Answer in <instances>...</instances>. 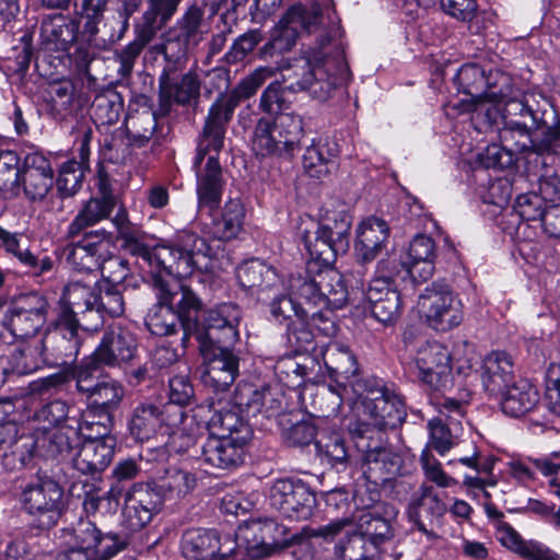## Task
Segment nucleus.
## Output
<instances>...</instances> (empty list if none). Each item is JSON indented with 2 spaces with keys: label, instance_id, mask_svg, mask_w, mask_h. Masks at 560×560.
Instances as JSON below:
<instances>
[{
  "label": "nucleus",
  "instance_id": "obj_60",
  "mask_svg": "<svg viewBox=\"0 0 560 560\" xmlns=\"http://www.w3.org/2000/svg\"><path fill=\"white\" fill-rule=\"evenodd\" d=\"M430 430L431 445L440 454L445 455L454 445L452 430L457 431V425H446L443 420L433 418L428 423Z\"/></svg>",
  "mask_w": 560,
  "mask_h": 560
},
{
  "label": "nucleus",
  "instance_id": "obj_49",
  "mask_svg": "<svg viewBox=\"0 0 560 560\" xmlns=\"http://www.w3.org/2000/svg\"><path fill=\"white\" fill-rule=\"evenodd\" d=\"M358 448L363 453L362 460L366 465H374L371 469L380 470L388 476L400 471L401 457L392 448L382 445L371 447L370 444H358Z\"/></svg>",
  "mask_w": 560,
  "mask_h": 560
},
{
  "label": "nucleus",
  "instance_id": "obj_20",
  "mask_svg": "<svg viewBox=\"0 0 560 560\" xmlns=\"http://www.w3.org/2000/svg\"><path fill=\"white\" fill-rule=\"evenodd\" d=\"M345 533V537L340 539L336 546L334 555L338 560H372L376 552L373 545H369L359 532L354 529V525L349 518L334 521L318 529H306L310 537H335Z\"/></svg>",
  "mask_w": 560,
  "mask_h": 560
},
{
  "label": "nucleus",
  "instance_id": "obj_59",
  "mask_svg": "<svg viewBox=\"0 0 560 560\" xmlns=\"http://www.w3.org/2000/svg\"><path fill=\"white\" fill-rule=\"evenodd\" d=\"M84 170L75 160L65 162L57 178L58 191L63 196H71L80 188Z\"/></svg>",
  "mask_w": 560,
  "mask_h": 560
},
{
  "label": "nucleus",
  "instance_id": "obj_56",
  "mask_svg": "<svg viewBox=\"0 0 560 560\" xmlns=\"http://www.w3.org/2000/svg\"><path fill=\"white\" fill-rule=\"evenodd\" d=\"M317 454L331 465L343 464L348 458L345 440L339 433L320 436L316 443Z\"/></svg>",
  "mask_w": 560,
  "mask_h": 560
},
{
  "label": "nucleus",
  "instance_id": "obj_26",
  "mask_svg": "<svg viewBox=\"0 0 560 560\" xmlns=\"http://www.w3.org/2000/svg\"><path fill=\"white\" fill-rule=\"evenodd\" d=\"M306 10L302 5H294L282 16L273 27L270 40L264 47V54L285 52L295 45L299 33L302 28L315 23L317 16L306 19Z\"/></svg>",
  "mask_w": 560,
  "mask_h": 560
},
{
  "label": "nucleus",
  "instance_id": "obj_34",
  "mask_svg": "<svg viewBox=\"0 0 560 560\" xmlns=\"http://www.w3.org/2000/svg\"><path fill=\"white\" fill-rule=\"evenodd\" d=\"M308 224L316 229L319 235L329 236L339 249L349 248V234L352 224L351 215L342 209L324 208L318 222L308 219L302 225Z\"/></svg>",
  "mask_w": 560,
  "mask_h": 560
},
{
  "label": "nucleus",
  "instance_id": "obj_33",
  "mask_svg": "<svg viewBox=\"0 0 560 560\" xmlns=\"http://www.w3.org/2000/svg\"><path fill=\"white\" fill-rule=\"evenodd\" d=\"M115 440L81 441L72 456L73 466L82 474L104 470L112 462Z\"/></svg>",
  "mask_w": 560,
  "mask_h": 560
},
{
  "label": "nucleus",
  "instance_id": "obj_31",
  "mask_svg": "<svg viewBox=\"0 0 560 560\" xmlns=\"http://www.w3.org/2000/svg\"><path fill=\"white\" fill-rule=\"evenodd\" d=\"M435 257L434 241L427 235H417L410 242L401 266L415 281L424 282L433 276Z\"/></svg>",
  "mask_w": 560,
  "mask_h": 560
},
{
  "label": "nucleus",
  "instance_id": "obj_41",
  "mask_svg": "<svg viewBox=\"0 0 560 560\" xmlns=\"http://www.w3.org/2000/svg\"><path fill=\"white\" fill-rule=\"evenodd\" d=\"M115 206L116 199L112 195H104L101 198H91L69 224L67 231L68 236L75 237L83 230L107 218Z\"/></svg>",
  "mask_w": 560,
  "mask_h": 560
},
{
  "label": "nucleus",
  "instance_id": "obj_2",
  "mask_svg": "<svg viewBox=\"0 0 560 560\" xmlns=\"http://www.w3.org/2000/svg\"><path fill=\"white\" fill-rule=\"evenodd\" d=\"M279 70L282 82L270 83L260 96L259 108L269 115H279L289 108L285 90L307 92L319 101L328 100L339 84L346 66L341 58L314 56L312 59L300 58L293 63L281 65Z\"/></svg>",
  "mask_w": 560,
  "mask_h": 560
},
{
  "label": "nucleus",
  "instance_id": "obj_27",
  "mask_svg": "<svg viewBox=\"0 0 560 560\" xmlns=\"http://www.w3.org/2000/svg\"><path fill=\"white\" fill-rule=\"evenodd\" d=\"M247 443L225 435L209 434L201 447V458L214 468L233 469L243 463Z\"/></svg>",
  "mask_w": 560,
  "mask_h": 560
},
{
  "label": "nucleus",
  "instance_id": "obj_48",
  "mask_svg": "<svg viewBox=\"0 0 560 560\" xmlns=\"http://www.w3.org/2000/svg\"><path fill=\"white\" fill-rule=\"evenodd\" d=\"M318 285L320 295L317 299L322 302V308H341L348 300V291L343 284L342 277L332 269L318 272Z\"/></svg>",
  "mask_w": 560,
  "mask_h": 560
},
{
  "label": "nucleus",
  "instance_id": "obj_17",
  "mask_svg": "<svg viewBox=\"0 0 560 560\" xmlns=\"http://www.w3.org/2000/svg\"><path fill=\"white\" fill-rule=\"evenodd\" d=\"M48 303L37 293H31L19 298L5 312L3 326L15 338H28L34 336L45 324Z\"/></svg>",
  "mask_w": 560,
  "mask_h": 560
},
{
  "label": "nucleus",
  "instance_id": "obj_44",
  "mask_svg": "<svg viewBox=\"0 0 560 560\" xmlns=\"http://www.w3.org/2000/svg\"><path fill=\"white\" fill-rule=\"evenodd\" d=\"M338 155L337 144L327 139L313 140L303 154V168L314 178H320L328 173V165Z\"/></svg>",
  "mask_w": 560,
  "mask_h": 560
},
{
  "label": "nucleus",
  "instance_id": "obj_57",
  "mask_svg": "<svg viewBox=\"0 0 560 560\" xmlns=\"http://www.w3.org/2000/svg\"><path fill=\"white\" fill-rule=\"evenodd\" d=\"M289 290L292 295L304 299L307 303L322 310V302L317 299L320 295L318 285V272L315 277L298 275L292 276L289 282Z\"/></svg>",
  "mask_w": 560,
  "mask_h": 560
},
{
  "label": "nucleus",
  "instance_id": "obj_3",
  "mask_svg": "<svg viewBox=\"0 0 560 560\" xmlns=\"http://www.w3.org/2000/svg\"><path fill=\"white\" fill-rule=\"evenodd\" d=\"M351 410L354 417L348 424L353 436L363 439L373 430L395 428L406 416L401 398L373 381L351 383Z\"/></svg>",
  "mask_w": 560,
  "mask_h": 560
},
{
  "label": "nucleus",
  "instance_id": "obj_28",
  "mask_svg": "<svg viewBox=\"0 0 560 560\" xmlns=\"http://www.w3.org/2000/svg\"><path fill=\"white\" fill-rule=\"evenodd\" d=\"M389 237L387 223L376 217L363 220L357 228L354 252L363 264L373 261L386 246Z\"/></svg>",
  "mask_w": 560,
  "mask_h": 560
},
{
  "label": "nucleus",
  "instance_id": "obj_1",
  "mask_svg": "<svg viewBox=\"0 0 560 560\" xmlns=\"http://www.w3.org/2000/svg\"><path fill=\"white\" fill-rule=\"evenodd\" d=\"M273 74L275 69L270 67L256 69L234 89L228 102L218 101L211 106L194 160L199 208L212 211L221 201L223 179L218 153L223 148L225 124L234 107L241 100L253 96Z\"/></svg>",
  "mask_w": 560,
  "mask_h": 560
},
{
  "label": "nucleus",
  "instance_id": "obj_16",
  "mask_svg": "<svg viewBox=\"0 0 560 560\" xmlns=\"http://www.w3.org/2000/svg\"><path fill=\"white\" fill-rule=\"evenodd\" d=\"M419 380L433 392H446L453 386L451 352L438 341L421 345L415 358Z\"/></svg>",
  "mask_w": 560,
  "mask_h": 560
},
{
  "label": "nucleus",
  "instance_id": "obj_53",
  "mask_svg": "<svg viewBox=\"0 0 560 560\" xmlns=\"http://www.w3.org/2000/svg\"><path fill=\"white\" fill-rule=\"evenodd\" d=\"M270 313L276 320L279 323L285 322L288 325L295 322L304 324L308 311L304 310L290 293V295L275 298L270 303Z\"/></svg>",
  "mask_w": 560,
  "mask_h": 560
},
{
  "label": "nucleus",
  "instance_id": "obj_30",
  "mask_svg": "<svg viewBox=\"0 0 560 560\" xmlns=\"http://www.w3.org/2000/svg\"><path fill=\"white\" fill-rule=\"evenodd\" d=\"M495 537L502 546L525 560H560V553L537 540H525L506 522H499Z\"/></svg>",
  "mask_w": 560,
  "mask_h": 560
},
{
  "label": "nucleus",
  "instance_id": "obj_50",
  "mask_svg": "<svg viewBox=\"0 0 560 560\" xmlns=\"http://www.w3.org/2000/svg\"><path fill=\"white\" fill-rule=\"evenodd\" d=\"M358 528L368 544L373 545L376 553L380 546L392 537L389 522L371 512H364L360 515Z\"/></svg>",
  "mask_w": 560,
  "mask_h": 560
},
{
  "label": "nucleus",
  "instance_id": "obj_19",
  "mask_svg": "<svg viewBox=\"0 0 560 560\" xmlns=\"http://www.w3.org/2000/svg\"><path fill=\"white\" fill-rule=\"evenodd\" d=\"M63 539L73 549H84L110 559L126 546V539L114 533L103 534L94 523L80 520L75 526L63 530Z\"/></svg>",
  "mask_w": 560,
  "mask_h": 560
},
{
  "label": "nucleus",
  "instance_id": "obj_5",
  "mask_svg": "<svg viewBox=\"0 0 560 560\" xmlns=\"http://www.w3.org/2000/svg\"><path fill=\"white\" fill-rule=\"evenodd\" d=\"M142 256L150 265L178 278H186L196 270L212 271L215 252L205 238L192 232L182 231L170 245L159 244L145 249Z\"/></svg>",
  "mask_w": 560,
  "mask_h": 560
},
{
  "label": "nucleus",
  "instance_id": "obj_37",
  "mask_svg": "<svg viewBox=\"0 0 560 560\" xmlns=\"http://www.w3.org/2000/svg\"><path fill=\"white\" fill-rule=\"evenodd\" d=\"M481 370L482 385L491 395H498L512 382L513 361L504 351H492L487 354Z\"/></svg>",
  "mask_w": 560,
  "mask_h": 560
},
{
  "label": "nucleus",
  "instance_id": "obj_6",
  "mask_svg": "<svg viewBox=\"0 0 560 560\" xmlns=\"http://www.w3.org/2000/svg\"><path fill=\"white\" fill-rule=\"evenodd\" d=\"M303 135V121L299 115L281 114L275 121L260 118L254 129L252 149L256 155L290 156Z\"/></svg>",
  "mask_w": 560,
  "mask_h": 560
},
{
  "label": "nucleus",
  "instance_id": "obj_51",
  "mask_svg": "<svg viewBox=\"0 0 560 560\" xmlns=\"http://www.w3.org/2000/svg\"><path fill=\"white\" fill-rule=\"evenodd\" d=\"M377 291L368 295L373 316L384 325L394 324L401 315L402 304L399 293H389V299L381 301Z\"/></svg>",
  "mask_w": 560,
  "mask_h": 560
},
{
  "label": "nucleus",
  "instance_id": "obj_61",
  "mask_svg": "<svg viewBox=\"0 0 560 560\" xmlns=\"http://www.w3.org/2000/svg\"><path fill=\"white\" fill-rule=\"evenodd\" d=\"M20 179L19 158L9 150L0 152V190L12 191Z\"/></svg>",
  "mask_w": 560,
  "mask_h": 560
},
{
  "label": "nucleus",
  "instance_id": "obj_35",
  "mask_svg": "<svg viewBox=\"0 0 560 560\" xmlns=\"http://www.w3.org/2000/svg\"><path fill=\"white\" fill-rule=\"evenodd\" d=\"M502 411L511 417H521L533 410L539 401L536 387L526 378L511 382L501 393Z\"/></svg>",
  "mask_w": 560,
  "mask_h": 560
},
{
  "label": "nucleus",
  "instance_id": "obj_39",
  "mask_svg": "<svg viewBox=\"0 0 560 560\" xmlns=\"http://www.w3.org/2000/svg\"><path fill=\"white\" fill-rule=\"evenodd\" d=\"M208 428L210 434L225 435L245 442L252 439V429L240 416L238 408L235 406L229 409H214L208 420Z\"/></svg>",
  "mask_w": 560,
  "mask_h": 560
},
{
  "label": "nucleus",
  "instance_id": "obj_58",
  "mask_svg": "<svg viewBox=\"0 0 560 560\" xmlns=\"http://www.w3.org/2000/svg\"><path fill=\"white\" fill-rule=\"evenodd\" d=\"M180 28L188 44H198L208 32L203 23V11L198 7L189 8L180 21Z\"/></svg>",
  "mask_w": 560,
  "mask_h": 560
},
{
  "label": "nucleus",
  "instance_id": "obj_55",
  "mask_svg": "<svg viewBox=\"0 0 560 560\" xmlns=\"http://www.w3.org/2000/svg\"><path fill=\"white\" fill-rule=\"evenodd\" d=\"M199 81L194 73H186L180 81L175 84H162V94L173 97L178 104H188L199 95Z\"/></svg>",
  "mask_w": 560,
  "mask_h": 560
},
{
  "label": "nucleus",
  "instance_id": "obj_4",
  "mask_svg": "<svg viewBox=\"0 0 560 560\" xmlns=\"http://www.w3.org/2000/svg\"><path fill=\"white\" fill-rule=\"evenodd\" d=\"M156 303L149 311L145 325L151 334L170 336L184 330L183 342L196 330L201 302L187 287L177 281L155 280Z\"/></svg>",
  "mask_w": 560,
  "mask_h": 560
},
{
  "label": "nucleus",
  "instance_id": "obj_63",
  "mask_svg": "<svg viewBox=\"0 0 560 560\" xmlns=\"http://www.w3.org/2000/svg\"><path fill=\"white\" fill-rule=\"evenodd\" d=\"M108 0H81V15L86 20L83 33L89 40L98 33V24L103 19Z\"/></svg>",
  "mask_w": 560,
  "mask_h": 560
},
{
  "label": "nucleus",
  "instance_id": "obj_21",
  "mask_svg": "<svg viewBox=\"0 0 560 560\" xmlns=\"http://www.w3.org/2000/svg\"><path fill=\"white\" fill-rule=\"evenodd\" d=\"M182 548L186 559L225 560L237 552V541L231 535L190 529L183 536Z\"/></svg>",
  "mask_w": 560,
  "mask_h": 560
},
{
  "label": "nucleus",
  "instance_id": "obj_54",
  "mask_svg": "<svg viewBox=\"0 0 560 560\" xmlns=\"http://www.w3.org/2000/svg\"><path fill=\"white\" fill-rule=\"evenodd\" d=\"M194 421L184 410L183 421L174 427L166 428L163 435H168L165 443L170 452L184 453L195 444Z\"/></svg>",
  "mask_w": 560,
  "mask_h": 560
},
{
  "label": "nucleus",
  "instance_id": "obj_11",
  "mask_svg": "<svg viewBox=\"0 0 560 560\" xmlns=\"http://www.w3.org/2000/svg\"><path fill=\"white\" fill-rule=\"evenodd\" d=\"M446 511V504L432 486L423 483L411 495L407 517L413 528L425 538L428 547L435 546L442 540L439 529L442 527Z\"/></svg>",
  "mask_w": 560,
  "mask_h": 560
},
{
  "label": "nucleus",
  "instance_id": "obj_8",
  "mask_svg": "<svg viewBox=\"0 0 560 560\" xmlns=\"http://www.w3.org/2000/svg\"><path fill=\"white\" fill-rule=\"evenodd\" d=\"M96 283L81 282L79 280L69 282L62 293L61 301L65 310L59 317L58 334L61 341L67 343L61 354L67 359H74L79 352L78 329L79 323L75 314L93 311L96 303Z\"/></svg>",
  "mask_w": 560,
  "mask_h": 560
},
{
  "label": "nucleus",
  "instance_id": "obj_46",
  "mask_svg": "<svg viewBox=\"0 0 560 560\" xmlns=\"http://www.w3.org/2000/svg\"><path fill=\"white\" fill-rule=\"evenodd\" d=\"M195 486L196 478L192 474L178 467H171L158 478L153 490L161 499H174L186 495Z\"/></svg>",
  "mask_w": 560,
  "mask_h": 560
},
{
  "label": "nucleus",
  "instance_id": "obj_14",
  "mask_svg": "<svg viewBox=\"0 0 560 560\" xmlns=\"http://www.w3.org/2000/svg\"><path fill=\"white\" fill-rule=\"evenodd\" d=\"M326 368L332 376L338 380V388L332 386L324 387L323 396L330 400L331 411L327 415L337 413L345 398L350 397L351 383L362 381L358 377V364L349 348L339 342H330L323 353Z\"/></svg>",
  "mask_w": 560,
  "mask_h": 560
},
{
  "label": "nucleus",
  "instance_id": "obj_36",
  "mask_svg": "<svg viewBox=\"0 0 560 560\" xmlns=\"http://www.w3.org/2000/svg\"><path fill=\"white\" fill-rule=\"evenodd\" d=\"M236 277L245 290L258 294L282 285L276 269L259 259H250L238 266Z\"/></svg>",
  "mask_w": 560,
  "mask_h": 560
},
{
  "label": "nucleus",
  "instance_id": "obj_18",
  "mask_svg": "<svg viewBox=\"0 0 560 560\" xmlns=\"http://www.w3.org/2000/svg\"><path fill=\"white\" fill-rule=\"evenodd\" d=\"M457 80L463 88V91L472 97V104L469 106V110L482 109L483 104L487 102L494 103L495 105H510L515 104L520 107L522 113L525 108L522 102H515V97L512 94V90L509 85V78L505 75L501 77L503 88L495 89L489 86L485 93H478L486 84V78L482 69L477 65H464L458 73Z\"/></svg>",
  "mask_w": 560,
  "mask_h": 560
},
{
  "label": "nucleus",
  "instance_id": "obj_38",
  "mask_svg": "<svg viewBox=\"0 0 560 560\" xmlns=\"http://www.w3.org/2000/svg\"><path fill=\"white\" fill-rule=\"evenodd\" d=\"M310 326L325 336H332L336 334V325L331 318L325 317L320 311L307 314L304 324L295 322L288 324V338L301 351H308L313 345V332L306 327Z\"/></svg>",
  "mask_w": 560,
  "mask_h": 560
},
{
  "label": "nucleus",
  "instance_id": "obj_13",
  "mask_svg": "<svg viewBox=\"0 0 560 560\" xmlns=\"http://www.w3.org/2000/svg\"><path fill=\"white\" fill-rule=\"evenodd\" d=\"M183 417L184 409L178 405L141 401L130 413L128 431L139 442L149 441L158 433L163 434L166 428L178 425Z\"/></svg>",
  "mask_w": 560,
  "mask_h": 560
},
{
  "label": "nucleus",
  "instance_id": "obj_47",
  "mask_svg": "<svg viewBox=\"0 0 560 560\" xmlns=\"http://www.w3.org/2000/svg\"><path fill=\"white\" fill-rule=\"evenodd\" d=\"M246 211L240 198H230L218 218L213 219L214 234L221 240L235 237L242 230Z\"/></svg>",
  "mask_w": 560,
  "mask_h": 560
},
{
  "label": "nucleus",
  "instance_id": "obj_22",
  "mask_svg": "<svg viewBox=\"0 0 560 560\" xmlns=\"http://www.w3.org/2000/svg\"><path fill=\"white\" fill-rule=\"evenodd\" d=\"M80 444L79 432L70 425L56 427L38 433L31 443L25 444L30 448V456L37 455L45 458L72 459Z\"/></svg>",
  "mask_w": 560,
  "mask_h": 560
},
{
  "label": "nucleus",
  "instance_id": "obj_25",
  "mask_svg": "<svg viewBox=\"0 0 560 560\" xmlns=\"http://www.w3.org/2000/svg\"><path fill=\"white\" fill-rule=\"evenodd\" d=\"M161 498L149 486L135 485L125 497L124 522L130 530L144 527L159 511Z\"/></svg>",
  "mask_w": 560,
  "mask_h": 560
},
{
  "label": "nucleus",
  "instance_id": "obj_62",
  "mask_svg": "<svg viewBox=\"0 0 560 560\" xmlns=\"http://www.w3.org/2000/svg\"><path fill=\"white\" fill-rule=\"evenodd\" d=\"M420 464L425 478L438 487L450 488L457 485V480L443 470L441 463L429 451L421 453Z\"/></svg>",
  "mask_w": 560,
  "mask_h": 560
},
{
  "label": "nucleus",
  "instance_id": "obj_23",
  "mask_svg": "<svg viewBox=\"0 0 560 560\" xmlns=\"http://www.w3.org/2000/svg\"><path fill=\"white\" fill-rule=\"evenodd\" d=\"M109 236L104 230L86 233L79 242L68 246L67 262L77 271L91 272L108 253Z\"/></svg>",
  "mask_w": 560,
  "mask_h": 560
},
{
  "label": "nucleus",
  "instance_id": "obj_43",
  "mask_svg": "<svg viewBox=\"0 0 560 560\" xmlns=\"http://www.w3.org/2000/svg\"><path fill=\"white\" fill-rule=\"evenodd\" d=\"M304 225L305 228L301 224L300 233L305 248L310 257L320 266H330L339 254H345L348 250L339 249L329 236L323 237L316 229L308 224Z\"/></svg>",
  "mask_w": 560,
  "mask_h": 560
},
{
  "label": "nucleus",
  "instance_id": "obj_15",
  "mask_svg": "<svg viewBox=\"0 0 560 560\" xmlns=\"http://www.w3.org/2000/svg\"><path fill=\"white\" fill-rule=\"evenodd\" d=\"M268 501L272 509L292 521L307 520L313 512L315 497L301 480L278 479L269 488Z\"/></svg>",
  "mask_w": 560,
  "mask_h": 560
},
{
  "label": "nucleus",
  "instance_id": "obj_40",
  "mask_svg": "<svg viewBox=\"0 0 560 560\" xmlns=\"http://www.w3.org/2000/svg\"><path fill=\"white\" fill-rule=\"evenodd\" d=\"M247 399L243 396L237 402L246 408V412L252 416L258 413L267 418L278 416L284 406V395L279 387L266 386L260 389L247 388Z\"/></svg>",
  "mask_w": 560,
  "mask_h": 560
},
{
  "label": "nucleus",
  "instance_id": "obj_45",
  "mask_svg": "<svg viewBox=\"0 0 560 560\" xmlns=\"http://www.w3.org/2000/svg\"><path fill=\"white\" fill-rule=\"evenodd\" d=\"M125 396L124 386L109 377H104L95 383L91 394L86 397L92 410L110 415L116 410Z\"/></svg>",
  "mask_w": 560,
  "mask_h": 560
},
{
  "label": "nucleus",
  "instance_id": "obj_10",
  "mask_svg": "<svg viewBox=\"0 0 560 560\" xmlns=\"http://www.w3.org/2000/svg\"><path fill=\"white\" fill-rule=\"evenodd\" d=\"M237 551L249 558L269 557L285 547L292 539L285 526L272 518H255L240 525L235 533Z\"/></svg>",
  "mask_w": 560,
  "mask_h": 560
},
{
  "label": "nucleus",
  "instance_id": "obj_32",
  "mask_svg": "<svg viewBox=\"0 0 560 560\" xmlns=\"http://www.w3.org/2000/svg\"><path fill=\"white\" fill-rule=\"evenodd\" d=\"M137 343L132 334L124 329L106 332L100 346L93 352V361L102 365L114 366L133 358Z\"/></svg>",
  "mask_w": 560,
  "mask_h": 560
},
{
  "label": "nucleus",
  "instance_id": "obj_24",
  "mask_svg": "<svg viewBox=\"0 0 560 560\" xmlns=\"http://www.w3.org/2000/svg\"><path fill=\"white\" fill-rule=\"evenodd\" d=\"M208 351V355H203L207 364L202 382L214 390L224 392L238 374V358L231 347H211Z\"/></svg>",
  "mask_w": 560,
  "mask_h": 560
},
{
  "label": "nucleus",
  "instance_id": "obj_7",
  "mask_svg": "<svg viewBox=\"0 0 560 560\" xmlns=\"http://www.w3.org/2000/svg\"><path fill=\"white\" fill-rule=\"evenodd\" d=\"M417 311L431 328L441 331L458 326L464 319L460 299L444 282H433L423 289Z\"/></svg>",
  "mask_w": 560,
  "mask_h": 560
},
{
  "label": "nucleus",
  "instance_id": "obj_9",
  "mask_svg": "<svg viewBox=\"0 0 560 560\" xmlns=\"http://www.w3.org/2000/svg\"><path fill=\"white\" fill-rule=\"evenodd\" d=\"M198 318L191 336L198 340L202 355H208L211 347H233L238 341L242 312L237 305L223 303L207 311L201 325Z\"/></svg>",
  "mask_w": 560,
  "mask_h": 560
},
{
  "label": "nucleus",
  "instance_id": "obj_29",
  "mask_svg": "<svg viewBox=\"0 0 560 560\" xmlns=\"http://www.w3.org/2000/svg\"><path fill=\"white\" fill-rule=\"evenodd\" d=\"M22 183L26 197L42 200L52 187L54 172L49 160L39 152L28 153L24 159Z\"/></svg>",
  "mask_w": 560,
  "mask_h": 560
},
{
  "label": "nucleus",
  "instance_id": "obj_42",
  "mask_svg": "<svg viewBox=\"0 0 560 560\" xmlns=\"http://www.w3.org/2000/svg\"><path fill=\"white\" fill-rule=\"evenodd\" d=\"M79 24L62 14L43 21L40 35L55 50H68L77 38Z\"/></svg>",
  "mask_w": 560,
  "mask_h": 560
},
{
  "label": "nucleus",
  "instance_id": "obj_12",
  "mask_svg": "<svg viewBox=\"0 0 560 560\" xmlns=\"http://www.w3.org/2000/svg\"><path fill=\"white\" fill-rule=\"evenodd\" d=\"M63 489L50 477H37L20 494L22 509L44 527L54 526L62 508Z\"/></svg>",
  "mask_w": 560,
  "mask_h": 560
},
{
  "label": "nucleus",
  "instance_id": "obj_64",
  "mask_svg": "<svg viewBox=\"0 0 560 560\" xmlns=\"http://www.w3.org/2000/svg\"><path fill=\"white\" fill-rule=\"evenodd\" d=\"M102 272V280L100 282H106L109 285L122 287V282L129 273L127 262L116 256L103 259L100 261Z\"/></svg>",
  "mask_w": 560,
  "mask_h": 560
},
{
  "label": "nucleus",
  "instance_id": "obj_52",
  "mask_svg": "<svg viewBox=\"0 0 560 560\" xmlns=\"http://www.w3.org/2000/svg\"><path fill=\"white\" fill-rule=\"evenodd\" d=\"M97 313H107L109 316H120L125 311V301L121 294V287L109 285L106 282L96 283Z\"/></svg>",
  "mask_w": 560,
  "mask_h": 560
}]
</instances>
